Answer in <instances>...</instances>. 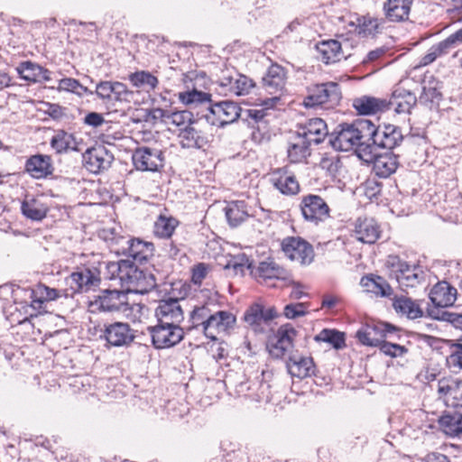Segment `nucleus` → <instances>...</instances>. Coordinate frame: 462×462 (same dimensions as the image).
<instances>
[{
  "label": "nucleus",
  "mask_w": 462,
  "mask_h": 462,
  "mask_svg": "<svg viewBox=\"0 0 462 462\" xmlns=\"http://www.w3.org/2000/svg\"><path fill=\"white\" fill-rule=\"evenodd\" d=\"M371 129V120L368 119L340 124L330 134L329 143L337 151H353L358 158L368 162L374 157L369 143Z\"/></svg>",
  "instance_id": "f257e3e1"
},
{
  "label": "nucleus",
  "mask_w": 462,
  "mask_h": 462,
  "mask_svg": "<svg viewBox=\"0 0 462 462\" xmlns=\"http://www.w3.org/2000/svg\"><path fill=\"white\" fill-rule=\"evenodd\" d=\"M106 278L118 280L126 293L145 294L156 287L153 274L139 269L130 260L109 262L106 264Z\"/></svg>",
  "instance_id": "f03ea898"
},
{
  "label": "nucleus",
  "mask_w": 462,
  "mask_h": 462,
  "mask_svg": "<svg viewBox=\"0 0 462 462\" xmlns=\"http://www.w3.org/2000/svg\"><path fill=\"white\" fill-rule=\"evenodd\" d=\"M385 266L390 277L394 278L401 288H414L425 280L421 266L410 264L398 255H389Z\"/></svg>",
  "instance_id": "7ed1b4c3"
},
{
  "label": "nucleus",
  "mask_w": 462,
  "mask_h": 462,
  "mask_svg": "<svg viewBox=\"0 0 462 462\" xmlns=\"http://www.w3.org/2000/svg\"><path fill=\"white\" fill-rule=\"evenodd\" d=\"M308 96L304 98L303 104L306 107L327 106L334 107L341 100V89L336 82H326L316 84L309 88Z\"/></svg>",
  "instance_id": "20e7f679"
},
{
  "label": "nucleus",
  "mask_w": 462,
  "mask_h": 462,
  "mask_svg": "<svg viewBox=\"0 0 462 462\" xmlns=\"http://www.w3.org/2000/svg\"><path fill=\"white\" fill-rule=\"evenodd\" d=\"M303 219L318 226L330 217V208L319 195L309 193L300 198L299 205Z\"/></svg>",
  "instance_id": "39448f33"
},
{
  "label": "nucleus",
  "mask_w": 462,
  "mask_h": 462,
  "mask_svg": "<svg viewBox=\"0 0 462 462\" xmlns=\"http://www.w3.org/2000/svg\"><path fill=\"white\" fill-rule=\"evenodd\" d=\"M89 309L91 312H125L129 310L127 293L124 290H103L90 301Z\"/></svg>",
  "instance_id": "423d86ee"
},
{
  "label": "nucleus",
  "mask_w": 462,
  "mask_h": 462,
  "mask_svg": "<svg viewBox=\"0 0 462 462\" xmlns=\"http://www.w3.org/2000/svg\"><path fill=\"white\" fill-rule=\"evenodd\" d=\"M147 331L151 336L152 345L156 349H165L178 345L184 338V330L180 326L162 324L157 321L149 326Z\"/></svg>",
  "instance_id": "0eeeda50"
},
{
  "label": "nucleus",
  "mask_w": 462,
  "mask_h": 462,
  "mask_svg": "<svg viewBox=\"0 0 462 462\" xmlns=\"http://www.w3.org/2000/svg\"><path fill=\"white\" fill-rule=\"evenodd\" d=\"M297 331L290 324L281 326L276 332L269 336L266 348L273 358H282L294 346Z\"/></svg>",
  "instance_id": "6e6552de"
},
{
  "label": "nucleus",
  "mask_w": 462,
  "mask_h": 462,
  "mask_svg": "<svg viewBox=\"0 0 462 462\" xmlns=\"http://www.w3.org/2000/svg\"><path fill=\"white\" fill-rule=\"evenodd\" d=\"M135 330L127 322L105 323L100 337L110 346H129L135 338Z\"/></svg>",
  "instance_id": "1a4fd4ad"
},
{
  "label": "nucleus",
  "mask_w": 462,
  "mask_h": 462,
  "mask_svg": "<svg viewBox=\"0 0 462 462\" xmlns=\"http://www.w3.org/2000/svg\"><path fill=\"white\" fill-rule=\"evenodd\" d=\"M134 168L141 171H159L164 166V155L161 149L140 146L132 154Z\"/></svg>",
  "instance_id": "9d476101"
},
{
  "label": "nucleus",
  "mask_w": 462,
  "mask_h": 462,
  "mask_svg": "<svg viewBox=\"0 0 462 462\" xmlns=\"http://www.w3.org/2000/svg\"><path fill=\"white\" fill-rule=\"evenodd\" d=\"M282 249L285 255L291 261H296L301 265L310 264L314 260L312 245L300 236H288L282 242Z\"/></svg>",
  "instance_id": "9b49d317"
},
{
  "label": "nucleus",
  "mask_w": 462,
  "mask_h": 462,
  "mask_svg": "<svg viewBox=\"0 0 462 462\" xmlns=\"http://www.w3.org/2000/svg\"><path fill=\"white\" fill-rule=\"evenodd\" d=\"M66 281L72 293H83L94 291L101 282L97 269L86 267L78 268Z\"/></svg>",
  "instance_id": "f8f14e48"
},
{
  "label": "nucleus",
  "mask_w": 462,
  "mask_h": 462,
  "mask_svg": "<svg viewBox=\"0 0 462 462\" xmlns=\"http://www.w3.org/2000/svg\"><path fill=\"white\" fill-rule=\"evenodd\" d=\"M371 128L372 136L369 143L373 152L375 147L392 150L402 141L403 136L398 126L387 125L380 129L371 121Z\"/></svg>",
  "instance_id": "ddd939ff"
},
{
  "label": "nucleus",
  "mask_w": 462,
  "mask_h": 462,
  "mask_svg": "<svg viewBox=\"0 0 462 462\" xmlns=\"http://www.w3.org/2000/svg\"><path fill=\"white\" fill-rule=\"evenodd\" d=\"M95 94L102 101L130 102L134 92L122 82L102 80L96 85Z\"/></svg>",
  "instance_id": "4468645a"
},
{
  "label": "nucleus",
  "mask_w": 462,
  "mask_h": 462,
  "mask_svg": "<svg viewBox=\"0 0 462 462\" xmlns=\"http://www.w3.org/2000/svg\"><path fill=\"white\" fill-rule=\"evenodd\" d=\"M182 299L168 298L159 301L155 309V317L162 324L180 326L184 319V312L180 305Z\"/></svg>",
  "instance_id": "2eb2a0df"
},
{
  "label": "nucleus",
  "mask_w": 462,
  "mask_h": 462,
  "mask_svg": "<svg viewBox=\"0 0 462 462\" xmlns=\"http://www.w3.org/2000/svg\"><path fill=\"white\" fill-rule=\"evenodd\" d=\"M276 316L273 308L264 309L261 304H254L245 311L244 319L255 333H264Z\"/></svg>",
  "instance_id": "dca6fc26"
},
{
  "label": "nucleus",
  "mask_w": 462,
  "mask_h": 462,
  "mask_svg": "<svg viewBox=\"0 0 462 462\" xmlns=\"http://www.w3.org/2000/svg\"><path fill=\"white\" fill-rule=\"evenodd\" d=\"M349 42L347 40L339 42L337 40L322 41L316 45L321 60L326 63H335L342 59H347L351 54L348 51Z\"/></svg>",
  "instance_id": "f3484780"
},
{
  "label": "nucleus",
  "mask_w": 462,
  "mask_h": 462,
  "mask_svg": "<svg viewBox=\"0 0 462 462\" xmlns=\"http://www.w3.org/2000/svg\"><path fill=\"white\" fill-rule=\"evenodd\" d=\"M113 161V153L104 146L88 149L83 154L84 166L96 174L110 168Z\"/></svg>",
  "instance_id": "a211bd4d"
},
{
  "label": "nucleus",
  "mask_w": 462,
  "mask_h": 462,
  "mask_svg": "<svg viewBox=\"0 0 462 462\" xmlns=\"http://www.w3.org/2000/svg\"><path fill=\"white\" fill-rule=\"evenodd\" d=\"M219 86L223 88H228L236 96H245L249 94L251 88L254 87L253 79L245 75H242L236 70H223L218 79Z\"/></svg>",
  "instance_id": "6ab92c4d"
},
{
  "label": "nucleus",
  "mask_w": 462,
  "mask_h": 462,
  "mask_svg": "<svg viewBox=\"0 0 462 462\" xmlns=\"http://www.w3.org/2000/svg\"><path fill=\"white\" fill-rule=\"evenodd\" d=\"M254 275L259 283L274 287L275 285L271 283L273 280H290L291 273L273 260H267L258 264Z\"/></svg>",
  "instance_id": "aec40b11"
},
{
  "label": "nucleus",
  "mask_w": 462,
  "mask_h": 462,
  "mask_svg": "<svg viewBox=\"0 0 462 462\" xmlns=\"http://www.w3.org/2000/svg\"><path fill=\"white\" fill-rule=\"evenodd\" d=\"M208 319L203 332L211 340H217V334L226 332L236 322V317L226 310L211 311Z\"/></svg>",
  "instance_id": "412c9836"
},
{
  "label": "nucleus",
  "mask_w": 462,
  "mask_h": 462,
  "mask_svg": "<svg viewBox=\"0 0 462 462\" xmlns=\"http://www.w3.org/2000/svg\"><path fill=\"white\" fill-rule=\"evenodd\" d=\"M386 103H388V110L393 109L395 114H411L417 104V97L411 91L396 86L390 98H386Z\"/></svg>",
  "instance_id": "4be33fe9"
},
{
  "label": "nucleus",
  "mask_w": 462,
  "mask_h": 462,
  "mask_svg": "<svg viewBox=\"0 0 462 462\" xmlns=\"http://www.w3.org/2000/svg\"><path fill=\"white\" fill-rule=\"evenodd\" d=\"M286 79L285 69L277 63H273L263 77V88L270 95H275L274 98L277 99L285 88Z\"/></svg>",
  "instance_id": "5701e85b"
},
{
  "label": "nucleus",
  "mask_w": 462,
  "mask_h": 462,
  "mask_svg": "<svg viewBox=\"0 0 462 462\" xmlns=\"http://www.w3.org/2000/svg\"><path fill=\"white\" fill-rule=\"evenodd\" d=\"M270 181L282 195L295 196L300 192L299 181L286 168H279L273 171Z\"/></svg>",
  "instance_id": "b1692460"
},
{
  "label": "nucleus",
  "mask_w": 462,
  "mask_h": 462,
  "mask_svg": "<svg viewBox=\"0 0 462 462\" xmlns=\"http://www.w3.org/2000/svg\"><path fill=\"white\" fill-rule=\"evenodd\" d=\"M288 373L292 377L304 379L316 374V365L311 356L292 354L286 362Z\"/></svg>",
  "instance_id": "393cba45"
},
{
  "label": "nucleus",
  "mask_w": 462,
  "mask_h": 462,
  "mask_svg": "<svg viewBox=\"0 0 462 462\" xmlns=\"http://www.w3.org/2000/svg\"><path fill=\"white\" fill-rule=\"evenodd\" d=\"M462 42V29L457 30L454 33L450 34L445 40L439 43L432 45L428 52L421 58L420 64L421 66H427L436 59L443 54L448 53L451 49L457 47Z\"/></svg>",
  "instance_id": "a878e982"
},
{
  "label": "nucleus",
  "mask_w": 462,
  "mask_h": 462,
  "mask_svg": "<svg viewBox=\"0 0 462 462\" xmlns=\"http://www.w3.org/2000/svg\"><path fill=\"white\" fill-rule=\"evenodd\" d=\"M413 0H385L383 12L387 21L402 23L409 20Z\"/></svg>",
  "instance_id": "bb28decb"
},
{
  "label": "nucleus",
  "mask_w": 462,
  "mask_h": 462,
  "mask_svg": "<svg viewBox=\"0 0 462 462\" xmlns=\"http://www.w3.org/2000/svg\"><path fill=\"white\" fill-rule=\"evenodd\" d=\"M61 291L50 288L45 284L39 283L33 289L24 291L25 296L31 300L29 307L33 310H40L45 302L55 300L61 297Z\"/></svg>",
  "instance_id": "cd10ccee"
},
{
  "label": "nucleus",
  "mask_w": 462,
  "mask_h": 462,
  "mask_svg": "<svg viewBox=\"0 0 462 462\" xmlns=\"http://www.w3.org/2000/svg\"><path fill=\"white\" fill-rule=\"evenodd\" d=\"M15 70L22 79L28 82L42 83L51 79V72L48 69L31 60L20 62Z\"/></svg>",
  "instance_id": "c85d7f7f"
},
{
  "label": "nucleus",
  "mask_w": 462,
  "mask_h": 462,
  "mask_svg": "<svg viewBox=\"0 0 462 462\" xmlns=\"http://www.w3.org/2000/svg\"><path fill=\"white\" fill-rule=\"evenodd\" d=\"M50 210L48 204L41 197L26 195L21 203V212L27 219L40 222Z\"/></svg>",
  "instance_id": "c756f323"
},
{
  "label": "nucleus",
  "mask_w": 462,
  "mask_h": 462,
  "mask_svg": "<svg viewBox=\"0 0 462 462\" xmlns=\"http://www.w3.org/2000/svg\"><path fill=\"white\" fill-rule=\"evenodd\" d=\"M438 392L448 405L462 407V382L457 378L444 377L438 383Z\"/></svg>",
  "instance_id": "7c9ffc66"
},
{
  "label": "nucleus",
  "mask_w": 462,
  "mask_h": 462,
  "mask_svg": "<svg viewBox=\"0 0 462 462\" xmlns=\"http://www.w3.org/2000/svg\"><path fill=\"white\" fill-rule=\"evenodd\" d=\"M457 291L448 282L442 281L436 283L430 290V299L438 308L452 306L457 300Z\"/></svg>",
  "instance_id": "2f4dec72"
},
{
  "label": "nucleus",
  "mask_w": 462,
  "mask_h": 462,
  "mask_svg": "<svg viewBox=\"0 0 462 462\" xmlns=\"http://www.w3.org/2000/svg\"><path fill=\"white\" fill-rule=\"evenodd\" d=\"M353 107L359 115L372 116L388 111L386 98L364 95L353 99Z\"/></svg>",
  "instance_id": "473e14b6"
},
{
  "label": "nucleus",
  "mask_w": 462,
  "mask_h": 462,
  "mask_svg": "<svg viewBox=\"0 0 462 462\" xmlns=\"http://www.w3.org/2000/svg\"><path fill=\"white\" fill-rule=\"evenodd\" d=\"M373 172L379 178L386 179L390 177L398 168V158L392 152H386L381 154H375L374 150Z\"/></svg>",
  "instance_id": "72a5a7b5"
},
{
  "label": "nucleus",
  "mask_w": 462,
  "mask_h": 462,
  "mask_svg": "<svg viewBox=\"0 0 462 462\" xmlns=\"http://www.w3.org/2000/svg\"><path fill=\"white\" fill-rule=\"evenodd\" d=\"M178 137L180 146L186 149H202L209 142L208 135L193 125L181 128Z\"/></svg>",
  "instance_id": "f704fd0d"
},
{
  "label": "nucleus",
  "mask_w": 462,
  "mask_h": 462,
  "mask_svg": "<svg viewBox=\"0 0 462 462\" xmlns=\"http://www.w3.org/2000/svg\"><path fill=\"white\" fill-rule=\"evenodd\" d=\"M25 171L34 179L46 178L53 172L51 156L35 154L29 157L25 162Z\"/></svg>",
  "instance_id": "c9c22d12"
},
{
  "label": "nucleus",
  "mask_w": 462,
  "mask_h": 462,
  "mask_svg": "<svg viewBox=\"0 0 462 462\" xmlns=\"http://www.w3.org/2000/svg\"><path fill=\"white\" fill-rule=\"evenodd\" d=\"M298 134L310 143L319 144L323 142L328 132L325 121L321 118L314 117L301 125Z\"/></svg>",
  "instance_id": "e433bc0d"
},
{
  "label": "nucleus",
  "mask_w": 462,
  "mask_h": 462,
  "mask_svg": "<svg viewBox=\"0 0 462 462\" xmlns=\"http://www.w3.org/2000/svg\"><path fill=\"white\" fill-rule=\"evenodd\" d=\"M381 229L378 223L372 217H359L355 226L357 240L365 244H374L380 237Z\"/></svg>",
  "instance_id": "4c0bfd02"
},
{
  "label": "nucleus",
  "mask_w": 462,
  "mask_h": 462,
  "mask_svg": "<svg viewBox=\"0 0 462 462\" xmlns=\"http://www.w3.org/2000/svg\"><path fill=\"white\" fill-rule=\"evenodd\" d=\"M128 247L125 254L132 258L135 263H143L152 256L154 245L152 243L145 242L139 238H133L127 242Z\"/></svg>",
  "instance_id": "58836bf2"
},
{
  "label": "nucleus",
  "mask_w": 462,
  "mask_h": 462,
  "mask_svg": "<svg viewBox=\"0 0 462 462\" xmlns=\"http://www.w3.org/2000/svg\"><path fill=\"white\" fill-rule=\"evenodd\" d=\"M382 328H383V327H382L380 323L366 325L357 330L356 337L364 346H377L379 348L385 340Z\"/></svg>",
  "instance_id": "ea45409f"
},
{
  "label": "nucleus",
  "mask_w": 462,
  "mask_h": 462,
  "mask_svg": "<svg viewBox=\"0 0 462 462\" xmlns=\"http://www.w3.org/2000/svg\"><path fill=\"white\" fill-rule=\"evenodd\" d=\"M310 143L298 133L290 143L287 150L288 159L292 163L305 161L310 155Z\"/></svg>",
  "instance_id": "a19ab883"
},
{
  "label": "nucleus",
  "mask_w": 462,
  "mask_h": 462,
  "mask_svg": "<svg viewBox=\"0 0 462 462\" xmlns=\"http://www.w3.org/2000/svg\"><path fill=\"white\" fill-rule=\"evenodd\" d=\"M393 308L400 314L409 319H415L422 317L423 311L416 301L405 296L394 297Z\"/></svg>",
  "instance_id": "79ce46f5"
},
{
  "label": "nucleus",
  "mask_w": 462,
  "mask_h": 462,
  "mask_svg": "<svg viewBox=\"0 0 462 462\" xmlns=\"http://www.w3.org/2000/svg\"><path fill=\"white\" fill-rule=\"evenodd\" d=\"M225 212L228 224L233 227L239 226L249 217L247 204L245 200L229 202Z\"/></svg>",
  "instance_id": "37998d69"
},
{
  "label": "nucleus",
  "mask_w": 462,
  "mask_h": 462,
  "mask_svg": "<svg viewBox=\"0 0 462 462\" xmlns=\"http://www.w3.org/2000/svg\"><path fill=\"white\" fill-rule=\"evenodd\" d=\"M128 79L134 87L142 88L146 92L154 90L159 84L158 78L147 70L133 72L129 74Z\"/></svg>",
  "instance_id": "c03bdc74"
},
{
  "label": "nucleus",
  "mask_w": 462,
  "mask_h": 462,
  "mask_svg": "<svg viewBox=\"0 0 462 462\" xmlns=\"http://www.w3.org/2000/svg\"><path fill=\"white\" fill-rule=\"evenodd\" d=\"M50 143L57 153L66 152L69 150L78 151L75 136L64 130H58L52 136Z\"/></svg>",
  "instance_id": "a18cd8bd"
},
{
  "label": "nucleus",
  "mask_w": 462,
  "mask_h": 462,
  "mask_svg": "<svg viewBox=\"0 0 462 462\" xmlns=\"http://www.w3.org/2000/svg\"><path fill=\"white\" fill-rule=\"evenodd\" d=\"M361 284L369 291L381 297H388L393 293V289L387 281L379 275L370 274L361 279Z\"/></svg>",
  "instance_id": "49530a36"
},
{
  "label": "nucleus",
  "mask_w": 462,
  "mask_h": 462,
  "mask_svg": "<svg viewBox=\"0 0 462 462\" xmlns=\"http://www.w3.org/2000/svg\"><path fill=\"white\" fill-rule=\"evenodd\" d=\"M357 26L356 31L360 37H374L380 32L381 27L383 23V19H378L369 15L362 16L357 19Z\"/></svg>",
  "instance_id": "de8ad7c7"
},
{
  "label": "nucleus",
  "mask_w": 462,
  "mask_h": 462,
  "mask_svg": "<svg viewBox=\"0 0 462 462\" xmlns=\"http://www.w3.org/2000/svg\"><path fill=\"white\" fill-rule=\"evenodd\" d=\"M439 423L447 434L458 436L462 433V412L444 414L439 418Z\"/></svg>",
  "instance_id": "09e8293b"
},
{
  "label": "nucleus",
  "mask_w": 462,
  "mask_h": 462,
  "mask_svg": "<svg viewBox=\"0 0 462 462\" xmlns=\"http://www.w3.org/2000/svg\"><path fill=\"white\" fill-rule=\"evenodd\" d=\"M216 104L217 106L220 109L222 127L236 122L239 118L242 109L237 103L225 100Z\"/></svg>",
  "instance_id": "8fccbe9b"
},
{
  "label": "nucleus",
  "mask_w": 462,
  "mask_h": 462,
  "mask_svg": "<svg viewBox=\"0 0 462 462\" xmlns=\"http://www.w3.org/2000/svg\"><path fill=\"white\" fill-rule=\"evenodd\" d=\"M317 342H326L336 349H342L346 346V335L336 329L324 328L315 336Z\"/></svg>",
  "instance_id": "3c124183"
},
{
  "label": "nucleus",
  "mask_w": 462,
  "mask_h": 462,
  "mask_svg": "<svg viewBox=\"0 0 462 462\" xmlns=\"http://www.w3.org/2000/svg\"><path fill=\"white\" fill-rule=\"evenodd\" d=\"M178 225L177 219L171 217L160 216L154 223L153 233L162 238H169Z\"/></svg>",
  "instance_id": "603ef678"
},
{
  "label": "nucleus",
  "mask_w": 462,
  "mask_h": 462,
  "mask_svg": "<svg viewBox=\"0 0 462 462\" xmlns=\"http://www.w3.org/2000/svg\"><path fill=\"white\" fill-rule=\"evenodd\" d=\"M178 97L180 101L187 106L207 105L211 102L210 94L196 89H193L192 91L180 92Z\"/></svg>",
  "instance_id": "864d4df0"
},
{
  "label": "nucleus",
  "mask_w": 462,
  "mask_h": 462,
  "mask_svg": "<svg viewBox=\"0 0 462 462\" xmlns=\"http://www.w3.org/2000/svg\"><path fill=\"white\" fill-rule=\"evenodd\" d=\"M210 313L211 310L208 306H196L189 314V322L190 323V326L189 329L202 327V329L204 330V327L207 324V319H208V318H209Z\"/></svg>",
  "instance_id": "5fc2aeb1"
},
{
  "label": "nucleus",
  "mask_w": 462,
  "mask_h": 462,
  "mask_svg": "<svg viewBox=\"0 0 462 462\" xmlns=\"http://www.w3.org/2000/svg\"><path fill=\"white\" fill-rule=\"evenodd\" d=\"M447 365L454 373L462 370V344H453L450 347V354L447 357Z\"/></svg>",
  "instance_id": "6e6d98bb"
},
{
  "label": "nucleus",
  "mask_w": 462,
  "mask_h": 462,
  "mask_svg": "<svg viewBox=\"0 0 462 462\" xmlns=\"http://www.w3.org/2000/svg\"><path fill=\"white\" fill-rule=\"evenodd\" d=\"M170 124L176 126H186L194 124L193 114L188 110L171 111Z\"/></svg>",
  "instance_id": "4d7b16f0"
},
{
  "label": "nucleus",
  "mask_w": 462,
  "mask_h": 462,
  "mask_svg": "<svg viewBox=\"0 0 462 462\" xmlns=\"http://www.w3.org/2000/svg\"><path fill=\"white\" fill-rule=\"evenodd\" d=\"M379 350L385 356L391 357H399L404 356L408 349L404 346L399 344L391 343L386 340L379 346Z\"/></svg>",
  "instance_id": "13d9d810"
},
{
  "label": "nucleus",
  "mask_w": 462,
  "mask_h": 462,
  "mask_svg": "<svg viewBox=\"0 0 462 462\" xmlns=\"http://www.w3.org/2000/svg\"><path fill=\"white\" fill-rule=\"evenodd\" d=\"M207 123L217 127H222L220 119V109L217 104H207L206 113L201 116Z\"/></svg>",
  "instance_id": "bf43d9fd"
},
{
  "label": "nucleus",
  "mask_w": 462,
  "mask_h": 462,
  "mask_svg": "<svg viewBox=\"0 0 462 462\" xmlns=\"http://www.w3.org/2000/svg\"><path fill=\"white\" fill-rule=\"evenodd\" d=\"M283 314L291 319L303 317L307 314V305L303 302L288 304L284 307Z\"/></svg>",
  "instance_id": "052dcab7"
},
{
  "label": "nucleus",
  "mask_w": 462,
  "mask_h": 462,
  "mask_svg": "<svg viewBox=\"0 0 462 462\" xmlns=\"http://www.w3.org/2000/svg\"><path fill=\"white\" fill-rule=\"evenodd\" d=\"M420 98L421 102L439 106V101L442 98V94L434 87H423V91Z\"/></svg>",
  "instance_id": "680f3d73"
},
{
  "label": "nucleus",
  "mask_w": 462,
  "mask_h": 462,
  "mask_svg": "<svg viewBox=\"0 0 462 462\" xmlns=\"http://www.w3.org/2000/svg\"><path fill=\"white\" fill-rule=\"evenodd\" d=\"M245 266L249 267V259L245 254L234 256L226 265L227 268H233L236 273H243Z\"/></svg>",
  "instance_id": "e2e57ef3"
},
{
  "label": "nucleus",
  "mask_w": 462,
  "mask_h": 462,
  "mask_svg": "<svg viewBox=\"0 0 462 462\" xmlns=\"http://www.w3.org/2000/svg\"><path fill=\"white\" fill-rule=\"evenodd\" d=\"M79 81L72 78H64L59 81L58 91L78 92Z\"/></svg>",
  "instance_id": "0e129e2a"
},
{
  "label": "nucleus",
  "mask_w": 462,
  "mask_h": 462,
  "mask_svg": "<svg viewBox=\"0 0 462 462\" xmlns=\"http://www.w3.org/2000/svg\"><path fill=\"white\" fill-rule=\"evenodd\" d=\"M208 267L206 263H200L192 269L191 280L195 284H200L208 274Z\"/></svg>",
  "instance_id": "69168bd1"
},
{
  "label": "nucleus",
  "mask_w": 462,
  "mask_h": 462,
  "mask_svg": "<svg viewBox=\"0 0 462 462\" xmlns=\"http://www.w3.org/2000/svg\"><path fill=\"white\" fill-rule=\"evenodd\" d=\"M83 123L88 126L97 128L105 123V118L102 114L97 112H90L86 115Z\"/></svg>",
  "instance_id": "338daca9"
},
{
  "label": "nucleus",
  "mask_w": 462,
  "mask_h": 462,
  "mask_svg": "<svg viewBox=\"0 0 462 462\" xmlns=\"http://www.w3.org/2000/svg\"><path fill=\"white\" fill-rule=\"evenodd\" d=\"M65 110L66 108L62 107L61 106L58 104H47V110L46 113L51 116L52 119H60L65 116Z\"/></svg>",
  "instance_id": "774afa93"
}]
</instances>
